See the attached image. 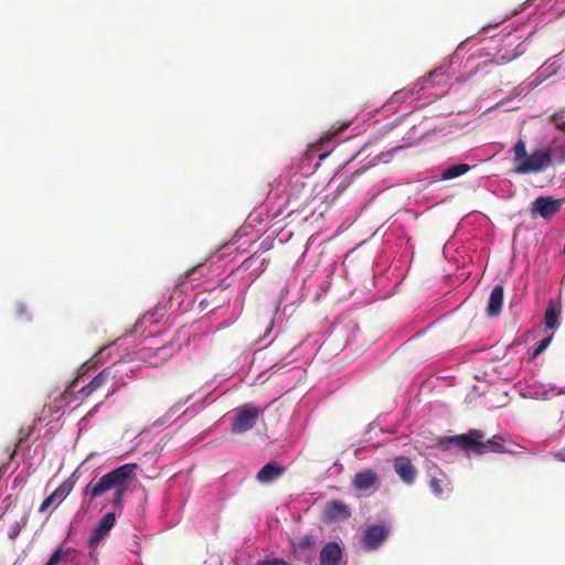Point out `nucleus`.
<instances>
[{
	"mask_svg": "<svg viewBox=\"0 0 565 565\" xmlns=\"http://www.w3.org/2000/svg\"><path fill=\"white\" fill-rule=\"evenodd\" d=\"M327 157V153H322L319 156L320 159H324Z\"/></svg>",
	"mask_w": 565,
	"mask_h": 565,
	"instance_id": "obj_32",
	"label": "nucleus"
},
{
	"mask_svg": "<svg viewBox=\"0 0 565 565\" xmlns=\"http://www.w3.org/2000/svg\"><path fill=\"white\" fill-rule=\"evenodd\" d=\"M554 456L561 460V461H565V447H563L562 449H559L557 452L554 454Z\"/></svg>",
	"mask_w": 565,
	"mask_h": 565,
	"instance_id": "obj_30",
	"label": "nucleus"
},
{
	"mask_svg": "<svg viewBox=\"0 0 565 565\" xmlns=\"http://www.w3.org/2000/svg\"><path fill=\"white\" fill-rule=\"evenodd\" d=\"M265 408L246 404L237 409L235 417L231 425V431L233 434H244L250 430L255 425L260 415H263Z\"/></svg>",
	"mask_w": 565,
	"mask_h": 565,
	"instance_id": "obj_4",
	"label": "nucleus"
},
{
	"mask_svg": "<svg viewBox=\"0 0 565 565\" xmlns=\"http://www.w3.org/2000/svg\"><path fill=\"white\" fill-rule=\"evenodd\" d=\"M551 341H552V337H547V338H544L543 340H541L539 345L533 351L532 356L536 358L541 353H543L547 349V347L550 345Z\"/></svg>",
	"mask_w": 565,
	"mask_h": 565,
	"instance_id": "obj_26",
	"label": "nucleus"
},
{
	"mask_svg": "<svg viewBox=\"0 0 565 565\" xmlns=\"http://www.w3.org/2000/svg\"><path fill=\"white\" fill-rule=\"evenodd\" d=\"M413 94H414V89H407V88L399 89L392 95V102L393 103L404 102L408 97H411Z\"/></svg>",
	"mask_w": 565,
	"mask_h": 565,
	"instance_id": "obj_22",
	"label": "nucleus"
},
{
	"mask_svg": "<svg viewBox=\"0 0 565 565\" xmlns=\"http://www.w3.org/2000/svg\"><path fill=\"white\" fill-rule=\"evenodd\" d=\"M497 63L493 61V60H488V61H484L482 63H479L475 70H473V73L477 74V73H480L482 71H484L486 68L488 67H493L495 66Z\"/></svg>",
	"mask_w": 565,
	"mask_h": 565,
	"instance_id": "obj_28",
	"label": "nucleus"
},
{
	"mask_svg": "<svg viewBox=\"0 0 565 565\" xmlns=\"http://www.w3.org/2000/svg\"><path fill=\"white\" fill-rule=\"evenodd\" d=\"M551 152L552 157L554 156L557 162H565V145L555 146Z\"/></svg>",
	"mask_w": 565,
	"mask_h": 565,
	"instance_id": "obj_24",
	"label": "nucleus"
},
{
	"mask_svg": "<svg viewBox=\"0 0 565 565\" xmlns=\"http://www.w3.org/2000/svg\"><path fill=\"white\" fill-rule=\"evenodd\" d=\"M315 546V539L311 535H306L298 541V547L301 550H310Z\"/></svg>",
	"mask_w": 565,
	"mask_h": 565,
	"instance_id": "obj_27",
	"label": "nucleus"
},
{
	"mask_svg": "<svg viewBox=\"0 0 565 565\" xmlns=\"http://www.w3.org/2000/svg\"><path fill=\"white\" fill-rule=\"evenodd\" d=\"M166 351V347H158V348H150V347H143L140 349L139 354L142 360L149 361V363L153 366H158L159 362H152L151 359L161 354Z\"/></svg>",
	"mask_w": 565,
	"mask_h": 565,
	"instance_id": "obj_18",
	"label": "nucleus"
},
{
	"mask_svg": "<svg viewBox=\"0 0 565 565\" xmlns=\"http://www.w3.org/2000/svg\"><path fill=\"white\" fill-rule=\"evenodd\" d=\"M350 125V122H345L343 125H341L339 128L334 129V130H328L323 134V136L320 138V140L316 143V147L321 149L322 148V145L324 142H328L330 140H332L337 135H339L343 129H345L348 126Z\"/></svg>",
	"mask_w": 565,
	"mask_h": 565,
	"instance_id": "obj_21",
	"label": "nucleus"
},
{
	"mask_svg": "<svg viewBox=\"0 0 565 565\" xmlns=\"http://www.w3.org/2000/svg\"><path fill=\"white\" fill-rule=\"evenodd\" d=\"M393 469L405 484L412 486L415 482L417 470L409 458L405 456L395 457Z\"/></svg>",
	"mask_w": 565,
	"mask_h": 565,
	"instance_id": "obj_8",
	"label": "nucleus"
},
{
	"mask_svg": "<svg viewBox=\"0 0 565 565\" xmlns=\"http://www.w3.org/2000/svg\"><path fill=\"white\" fill-rule=\"evenodd\" d=\"M514 172L519 174L540 173L552 164L551 150L526 151L523 139H519L513 147Z\"/></svg>",
	"mask_w": 565,
	"mask_h": 565,
	"instance_id": "obj_3",
	"label": "nucleus"
},
{
	"mask_svg": "<svg viewBox=\"0 0 565 565\" xmlns=\"http://www.w3.org/2000/svg\"><path fill=\"white\" fill-rule=\"evenodd\" d=\"M559 312L556 310L553 301H551L546 308L544 322L546 328L553 329L557 326Z\"/></svg>",
	"mask_w": 565,
	"mask_h": 565,
	"instance_id": "obj_19",
	"label": "nucleus"
},
{
	"mask_svg": "<svg viewBox=\"0 0 565 565\" xmlns=\"http://www.w3.org/2000/svg\"><path fill=\"white\" fill-rule=\"evenodd\" d=\"M550 121L554 124L559 130L565 131V119L563 113H555L550 117Z\"/></svg>",
	"mask_w": 565,
	"mask_h": 565,
	"instance_id": "obj_23",
	"label": "nucleus"
},
{
	"mask_svg": "<svg viewBox=\"0 0 565 565\" xmlns=\"http://www.w3.org/2000/svg\"><path fill=\"white\" fill-rule=\"evenodd\" d=\"M470 170V166L467 163H458L455 166H451L443 171L441 179L443 180H450L458 178L465 173H467Z\"/></svg>",
	"mask_w": 565,
	"mask_h": 565,
	"instance_id": "obj_17",
	"label": "nucleus"
},
{
	"mask_svg": "<svg viewBox=\"0 0 565 565\" xmlns=\"http://www.w3.org/2000/svg\"><path fill=\"white\" fill-rule=\"evenodd\" d=\"M565 199L541 195L531 203L530 213L532 216L540 215L542 218L550 221L561 211Z\"/></svg>",
	"mask_w": 565,
	"mask_h": 565,
	"instance_id": "obj_5",
	"label": "nucleus"
},
{
	"mask_svg": "<svg viewBox=\"0 0 565 565\" xmlns=\"http://www.w3.org/2000/svg\"><path fill=\"white\" fill-rule=\"evenodd\" d=\"M486 434L479 429H469L468 433L451 436L449 441L458 445L468 455H484L487 452H504V438L499 435H494L487 440Z\"/></svg>",
	"mask_w": 565,
	"mask_h": 565,
	"instance_id": "obj_2",
	"label": "nucleus"
},
{
	"mask_svg": "<svg viewBox=\"0 0 565 565\" xmlns=\"http://www.w3.org/2000/svg\"><path fill=\"white\" fill-rule=\"evenodd\" d=\"M503 287L501 285H497L489 298L487 313L489 317H498L501 313L502 305H503Z\"/></svg>",
	"mask_w": 565,
	"mask_h": 565,
	"instance_id": "obj_15",
	"label": "nucleus"
},
{
	"mask_svg": "<svg viewBox=\"0 0 565 565\" xmlns=\"http://www.w3.org/2000/svg\"><path fill=\"white\" fill-rule=\"evenodd\" d=\"M435 74H436V72H430L429 77L434 76Z\"/></svg>",
	"mask_w": 565,
	"mask_h": 565,
	"instance_id": "obj_34",
	"label": "nucleus"
},
{
	"mask_svg": "<svg viewBox=\"0 0 565 565\" xmlns=\"http://www.w3.org/2000/svg\"><path fill=\"white\" fill-rule=\"evenodd\" d=\"M326 516L332 521L347 520L351 516V510L342 501H331L326 507Z\"/></svg>",
	"mask_w": 565,
	"mask_h": 565,
	"instance_id": "obj_14",
	"label": "nucleus"
},
{
	"mask_svg": "<svg viewBox=\"0 0 565 565\" xmlns=\"http://www.w3.org/2000/svg\"><path fill=\"white\" fill-rule=\"evenodd\" d=\"M379 480L380 478L377 472L372 468H367L360 470L354 475L352 486L355 490L367 491L376 488Z\"/></svg>",
	"mask_w": 565,
	"mask_h": 565,
	"instance_id": "obj_10",
	"label": "nucleus"
},
{
	"mask_svg": "<svg viewBox=\"0 0 565 565\" xmlns=\"http://www.w3.org/2000/svg\"><path fill=\"white\" fill-rule=\"evenodd\" d=\"M321 565H342V551L334 542L327 543L320 552Z\"/></svg>",
	"mask_w": 565,
	"mask_h": 565,
	"instance_id": "obj_12",
	"label": "nucleus"
},
{
	"mask_svg": "<svg viewBox=\"0 0 565 565\" xmlns=\"http://www.w3.org/2000/svg\"><path fill=\"white\" fill-rule=\"evenodd\" d=\"M136 463H125L119 466L98 480H90L83 489V495L88 497L89 501L102 497L109 490H114L111 505L115 510H121L124 505V495L135 478Z\"/></svg>",
	"mask_w": 565,
	"mask_h": 565,
	"instance_id": "obj_1",
	"label": "nucleus"
},
{
	"mask_svg": "<svg viewBox=\"0 0 565 565\" xmlns=\"http://www.w3.org/2000/svg\"><path fill=\"white\" fill-rule=\"evenodd\" d=\"M116 522L115 512H108L99 520L89 539V546L96 547L109 533Z\"/></svg>",
	"mask_w": 565,
	"mask_h": 565,
	"instance_id": "obj_9",
	"label": "nucleus"
},
{
	"mask_svg": "<svg viewBox=\"0 0 565 565\" xmlns=\"http://www.w3.org/2000/svg\"><path fill=\"white\" fill-rule=\"evenodd\" d=\"M81 554L74 548H56L44 565H68L74 563Z\"/></svg>",
	"mask_w": 565,
	"mask_h": 565,
	"instance_id": "obj_13",
	"label": "nucleus"
},
{
	"mask_svg": "<svg viewBox=\"0 0 565 565\" xmlns=\"http://www.w3.org/2000/svg\"><path fill=\"white\" fill-rule=\"evenodd\" d=\"M75 480L70 477L62 482L40 505L39 512L44 513L50 507H58L72 492Z\"/></svg>",
	"mask_w": 565,
	"mask_h": 565,
	"instance_id": "obj_6",
	"label": "nucleus"
},
{
	"mask_svg": "<svg viewBox=\"0 0 565 565\" xmlns=\"http://www.w3.org/2000/svg\"><path fill=\"white\" fill-rule=\"evenodd\" d=\"M429 486L437 497H441L444 492H450L451 488L449 487V482H444L443 480L433 477L429 481Z\"/></svg>",
	"mask_w": 565,
	"mask_h": 565,
	"instance_id": "obj_20",
	"label": "nucleus"
},
{
	"mask_svg": "<svg viewBox=\"0 0 565 565\" xmlns=\"http://www.w3.org/2000/svg\"><path fill=\"white\" fill-rule=\"evenodd\" d=\"M282 473L284 468L277 462H268L257 472L256 479L262 483H267L279 478Z\"/></svg>",
	"mask_w": 565,
	"mask_h": 565,
	"instance_id": "obj_16",
	"label": "nucleus"
},
{
	"mask_svg": "<svg viewBox=\"0 0 565 565\" xmlns=\"http://www.w3.org/2000/svg\"><path fill=\"white\" fill-rule=\"evenodd\" d=\"M20 531H21L20 524L15 523L12 526L11 531L9 532V537L10 539H15L19 535Z\"/></svg>",
	"mask_w": 565,
	"mask_h": 565,
	"instance_id": "obj_29",
	"label": "nucleus"
},
{
	"mask_svg": "<svg viewBox=\"0 0 565 565\" xmlns=\"http://www.w3.org/2000/svg\"><path fill=\"white\" fill-rule=\"evenodd\" d=\"M256 565H291V564L281 558L267 556L264 559L258 561Z\"/></svg>",
	"mask_w": 565,
	"mask_h": 565,
	"instance_id": "obj_25",
	"label": "nucleus"
},
{
	"mask_svg": "<svg viewBox=\"0 0 565 565\" xmlns=\"http://www.w3.org/2000/svg\"><path fill=\"white\" fill-rule=\"evenodd\" d=\"M188 401H189V398H186L185 401H183V403H181V404L179 405V407H180V406H182V405H184V404H186V403H188Z\"/></svg>",
	"mask_w": 565,
	"mask_h": 565,
	"instance_id": "obj_33",
	"label": "nucleus"
},
{
	"mask_svg": "<svg viewBox=\"0 0 565 565\" xmlns=\"http://www.w3.org/2000/svg\"><path fill=\"white\" fill-rule=\"evenodd\" d=\"M114 379L113 371L110 367H106L100 371L87 385L83 386L78 394L82 399L90 396L94 392L99 391L105 384Z\"/></svg>",
	"mask_w": 565,
	"mask_h": 565,
	"instance_id": "obj_11",
	"label": "nucleus"
},
{
	"mask_svg": "<svg viewBox=\"0 0 565 565\" xmlns=\"http://www.w3.org/2000/svg\"><path fill=\"white\" fill-rule=\"evenodd\" d=\"M390 530L384 524H373L366 527L362 537L364 547L369 551L379 548L387 539Z\"/></svg>",
	"mask_w": 565,
	"mask_h": 565,
	"instance_id": "obj_7",
	"label": "nucleus"
},
{
	"mask_svg": "<svg viewBox=\"0 0 565 565\" xmlns=\"http://www.w3.org/2000/svg\"><path fill=\"white\" fill-rule=\"evenodd\" d=\"M18 312L19 315H24L26 312V308L24 305H19L18 306Z\"/></svg>",
	"mask_w": 565,
	"mask_h": 565,
	"instance_id": "obj_31",
	"label": "nucleus"
}]
</instances>
